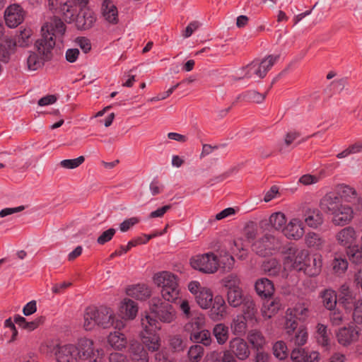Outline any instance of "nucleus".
<instances>
[{
  "label": "nucleus",
  "mask_w": 362,
  "mask_h": 362,
  "mask_svg": "<svg viewBox=\"0 0 362 362\" xmlns=\"http://www.w3.org/2000/svg\"><path fill=\"white\" fill-rule=\"evenodd\" d=\"M143 328L140 333L142 344L148 351L156 352L160 347V337L157 331L160 329L157 320L150 315H146L141 320Z\"/></svg>",
  "instance_id": "nucleus-2"
},
{
  "label": "nucleus",
  "mask_w": 362,
  "mask_h": 362,
  "mask_svg": "<svg viewBox=\"0 0 362 362\" xmlns=\"http://www.w3.org/2000/svg\"><path fill=\"white\" fill-rule=\"evenodd\" d=\"M332 222L337 226L348 224L354 217L352 207L345 204H341L335 213H332Z\"/></svg>",
  "instance_id": "nucleus-15"
},
{
  "label": "nucleus",
  "mask_w": 362,
  "mask_h": 362,
  "mask_svg": "<svg viewBox=\"0 0 362 362\" xmlns=\"http://www.w3.org/2000/svg\"><path fill=\"white\" fill-rule=\"evenodd\" d=\"M243 314L248 321H257L256 314L257 308L253 300L247 298L243 303Z\"/></svg>",
  "instance_id": "nucleus-42"
},
{
  "label": "nucleus",
  "mask_w": 362,
  "mask_h": 362,
  "mask_svg": "<svg viewBox=\"0 0 362 362\" xmlns=\"http://www.w3.org/2000/svg\"><path fill=\"white\" fill-rule=\"evenodd\" d=\"M257 294L264 298L271 297L274 291V286L272 281L267 278L258 279L255 285Z\"/></svg>",
  "instance_id": "nucleus-28"
},
{
  "label": "nucleus",
  "mask_w": 362,
  "mask_h": 362,
  "mask_svg": "<svg viewBox=\"0 0 362 362\" xmlns=\"http://www.w3.org/2000/svg\"><path fill=\"white\" fill-rule=\"evenodd\" d=\"M248 320L242 315H237L234 317L230 323L232 333L236 336H243L247 331V322Z\"/></svg>",
  "instance_id": "nucleus-32"
},
{
  "label": "nucleus",
  "mask_w": 362,
  "mask_h": 362,
  "mask_svg": "<svg viewBox=\"0 0 362 362\" xmlns=\"http://www.w3.org/2000/svg\"><path fill=\"white\" fill-rule=\"evenodd\" d=\"M101 11L106 21L114 25L118 23L117 8L112 1L110 0H103Z\"/></svg>",
  "instance_id": "nucleus-26"
},
{
  "label": "nucleus",
  "mask_w": 362,
  "mask_h": 362,
  "mask_svg": "<svg viewBox=\"0 0 362 362\" xmlns=\"http://www.w3.org/2000/svg\"><path fill=\"white\" fill-rule=\"evenodd\" d=\"M197 304L203 309L211 307L214 299L212 292L206 288H202L199 293L195 297Z\"/></svg>",
  "instance_id": "nucleus-36"
},
{
  "label": "nucleus",
  "mask_w": 362,
  "mask_h": 362,
  "mask_svg": "<svg viewBox=\"0 0 362 362\" xmlns=\"http://www.w3.org/2000/svg\"><path fill=\"white\" fill-rule=\"evenodd\" d=\"M243 96L247 100L261 103L264 100L266 94L259 93L255 90H251L245 92Z\"/></svg>",
  "instance_id": "nucleus-58"
},
{
  "label": "nucleus",
  "mask_w": 362,
  "mask_h": 362,
  "mask_svg": "<svg viewBox=\"0 0 362 362\" xmlns=\"http://www.w3.org/2000/svg\"><path fill=\"white\" fill-rule=\"evenodd\" d=\"M262 269L269 276H277L282 272V267L276 259H270L263 262Z\"/></svg>",
  "instance_id": "nucleus-35"
},
{
  "label": "nucleus",
  "mask_w": 362,
  "mask_h": 362,
  "mask_svg": "<svg viewBox=\"0 0 362 362\" xmlns=\"http://www.w3.org/2000/svg\"><path fill=\"white\" fill-rule=\"evenodd\" d=\"M351 313L354 322L357 325H362V300H359Z\"/></svg>",
  "instance_id": "nucleus-63"
},
{
  "label": "nucleus",
  "mask_w": 362,
  "mask_h": 362,
  "mask_svg": "<svg viewBox=\"0 0 362 362\" xmlns=\"http://www.w3.org/2000/svg\"><path fill=\"white\" fill-rule=\"evenodd\" d=\"M291 358L293 362H319L320 354L317 351L296 348L291 351Z\"/></svg>",
  "instance_id": "nucleus-16"
},
{
  "label": "nucleus",
  "mask_w": 362,
  "mask_h": 362,
  "mask_svg": "<svg viewBox=\"0 0 362 362\" xmlns=\"http://www.w3.org/2000/svg\"><path fill=\"white\" fill-rule=\"evenodd\" d=\"M96 312L97 325L104 329L111 327L113 323L114 312L110 308L103 306L96 308Z\"/></svg>",
  "instance_id": "nucleus-24"
},
{
  "label": "nucleus",
  "mask_w": 362,
  "mask_h": 362,
  "mask_svg": "<svg viewBox=\"0 0 362 362\" xmlns=\"http://www.w3.org/2000/svg\"><path fill=\"white\" fill-rule=\"evenodd\" d=\"M128 296L139 300H145L151 296L150 288L144 284H137L130 286L127 290Z\"/></svg>",
  "instance_id": "nucleus-29"
},
{
  "label": "nucleus",
  "mask_w": 362,
  "mask_h": 362,
  "mask_svg": "<svg viewBox=\"0 0 362 362\" xmlns=\"http://www.w3.org/2000/svg\"><path fill=\"white\" fill-rule=\"evenodd\" d=\"M341 204V199L334 192H329L325 194L320 201V208L327 214H332L337 211Z\"/></svg>",
  "instance_id": "nucleus-13"
},
{
  "label": "nucleus",
  "mask_w": 362,
  "mask_h": 362,
  "mask_svg": "<svg viewBox=\"0 0 362 362\" xmlns=\"http://www.w3.org/2000/svg\"><path fill=\"white\" fill-rule=\"evenodd\" d=\"M5 21L9 28H16L20 25L24 19L22 8L16 4L8 6L5 11Z\"/></svg>",
  "instance_id": "nucleus-12"
},
{
  "label": "nucleus",
  "mask_w": 362,
  "mask_h": 362,
  "mask_svg": "<svg viewBox=\"0 0 362 362\" xmlns=\"http://www.w3.org/2000/svg\"><path fill=\"white\" fill-rule=\"evenodd\" d=\"M150 308L151 313L160 321L165 323L173 322L175 317V311L169 303L163 302L159 298L151 300Z\"/></svg>",
  "instance_id": "nucleus-4"
},
{
  "label": "nucleus",
  "mask_w": 362,
  "mask_h": 362,
  "mask_svg": "<svg viewBox=\"0 0 362 362\" xmlns=\"http://www.w3.org/2000/svg\"><path fill=\"white\" fill-rule=\"evenodd\" d=\"M96 314L95 308L88 307L86 309L83 323V327L86 330H91L97 325Z\"/></svg>",
  "instance_id": "nucleus-46"
},
{
  "label": "nucleus",
  "mask_w": 362,
  "mask_h": 362,
  "mask_svg": "<svg viewBox=\"0 0 362 362\" xmlns=\"http://www.w3.org/2000/svg\"><path fill=\"white\" fill-rule=\"evenodd\" d=\"M221 284L227 291L242 288L240 287V279L238 274L234 273H231L224 276L221 279Z\"/></svg>",
  "instance_id": "nucleus-37"
},
{
  "label": "nucleus",
  "mask_w": 362,
  "mask_h": 362,
  "mask_svg": "<svg viewBox=\"0 0 362 362\" xmlns=\"http://www.w3.org/2000/svg\"><path fill=\"white\" fill-rule=\"evenodd\" d=\"M94 13L89 9L82 8L76 18V24L78 29L87 30L90 28L95 22Z\"/></svg>",
  "instance_id": "nucleus-20"
},
{
  "label": "nucleus",
  "mask_w": 362,
  "mask_h": 362,
  "mask_svg": "<svg viewBox=\"0 0 362 362\" xmlns=\"http://www.w3.org/2000/svg\"><path fill=\"white\" fill-rule=\"evenodd\" d=\"M32 35V31L30 29H24L21 30L16 35V40L18 46L25 47L30 44V37Z\"/></svg>",
  "instance_id": "nucleus-56"
},
{
  "label": "nucleus",
  "mask_w": 362,
  "mask_h": 362,
  "mask_svg": "<svg viewBox=\"0 0 362 362\" xmlns=\"http://www.w3.org/2000/svg\"><path fill=\"white\" fill-rule=\"evenodd\" d=\"M189 339L192 341L197 344H202L204 346H209L212 342L211 333L207 329L194 331L189 334Z\"/></svg>",
  "instance_id": "nucleus-34"
},
{
  "label": "nucleus",
  "mask_w": 362,
  "mask_h": 362,
  "mask_svg": "<svg viewBox=\"0 0 362 362\" xmlns=\"http://www.w3.org/2000/svg\"><path fill=\"white\" fill-rule=\"evenodd\" d=\"M247 340L253 348L259 350L265 344V339L261 332L257 329H252L248 332Z\"/></svg>",
  "instance_id": "nucleus-45"
},
{
  "label": "nucleus",
  "mask_w": 362,
  "mask_h": 362,
  "mask_svg": "<svg viewBox=\"0 0 362 362\" xmlns=\"http://www.w3.org/2000/svg\"><path fill=\"white\" fill-rule=\"evenodd\" d=\"M281 303L278 298L268 299L264 302L262 312L264 317L270 318L281 308Z\"/></svg>",
  "instance_id": "nucleus-40"
},
{
  "label": "nucleus",
  "mask_w": 362,
  "mask_h": 362,
  "mask_svg": "<svg viewBox=\"0 0 362 362\" xmlns=\"http://www.w3.org/2000/svg\"><path fill=\"white\" fill-rule=\"evenodd\" d=\"M243 76L240 78H264V71H262L259 59H255L240 69Z\"/></svg>",
  "instance_id": "nucleus-23"
},
{
  "label": "nucleus",
  "mask_w": 362,
  "mask_h": 362,
  "mask_svg": "<svg viewBox=\"0 0 362 362\" xmlns=\"http://www.w3.org/2000/svg\"><path fill=\"white\" fill-rule=\"evenodd\" d=\"M116 233L115 228H109L107 230L102 233V234L98 238L97 243L99 245H104L106 243L112 240Z\"/></svg>",
  "instance_id": "nucleus-61"
},
{
  "label": "nucleus",
  "mask_w": 362,
  "mask_h": 362,
  "mask_svg": "<svg viewBox=\"0 0 362 362\" xmlns=\"http://www.w3.org/2000/svg\"><path fill=\"white\" fill-rule=\"evenodd\" d=\"M170 346L175 351H182L185 344L179 336H174L170 339Z\"/></svg>",
  "instance_id": "nucleus-64"
},
{
  "label": "nucleus",
  "mask_w": 362,
  "mask_h": 362,
  "mask_svg": "<svg viewBox=\"0 0 362 362\" xmlns=\"http://www.w3.org/2000/svg\"><path fill=\"white\" fill-rule=\"evenodd\" d=\"M279 54H270L265 57L264 59L259 60L261 69L262 71H264V76H266L267 71L279 60Z\"/></svg>",
  "instance_id": "nucleus-54"
},
{
  "label": "nucleus",
  "mask_w": 362,
  "mask_h": 362,
  "mask_svg": "<svg viewBox=\"0 0 362 362\" xmlns=\"http://www.w3.org/2000/svg\"><path fill=\"white\" fill-rule=\"evenodd\" d=\"M359 294L351 289L347 285H342L339 291L338 303L346 313H351L353 309L361 300Z\"/></svg>",
  "instance_id": "nucleus-6"
},
{
  "label": "nucleus",
  "mask_w": 362,
  "mask_h": 362,
  "mask_svg": "<svg viewBox=\"0 0 362 362\" xmlns=\"http://www.w3.org/2000/svg\"><path fill=\"white\" fill-rule=\"evenodd\" d=\"M333 269L337 273H343L348 267V262L345 258L336 257L332 263Z\"/></svg>",
  "instance_id": "nucleus-59"
},
{
  "label": "nucleus",
  "mask_w": 362,
  "mask_h": 362,
  "mask_svg": "<svg viewBox=\"0 0 362 362\" xmlns=\"http://www.w3.org/2000/svg\"><path fill=\"white\" fill-rule=\"evenodd\" d=\"M213 334L220 345L226 343L229 337L228 327L223 323L216 325L213 328Z\"/></svg>",
  "instance_id": "nucleus-38"
},
{
  "label": "nucleus",
  "mask_w": 362,
  "mask_h": 362,
  "mask_svg": "<svg viewBox=\"0 0 362 362\" xmlns=\"http://www.w3.org/2000/svg\"><path fill=\"white\" fill-rule=\"evenodd\" d=\"M322 267V260L320 256L314 257L312 264L308 262L303 272L308 276H315L320 274Z\"/></svg>",
  "instance_id": "nucleus-47"
},
{
  "label": "nucleus",
  "mask_w": 362,
  "mask_h": 362,
  "mask_svg": "<svg viewBox=\"0 0 362 362\" xmlns=\"http://www.w3.org/2000/svg\"><path fill=\"white\" fill-rule=\"evenodd\" d=\"M227 300L228 304L233 308H237L247 299L243 294V289H236L227 291Z\"/></svg>",
  "instance_id": "nucleus-44"
},
{
  "label": "nucleus",
  "mask_w": 362,
  "mask_h": 362,
  "mask_svg": "<svg viewBox=\"0 0 362 362\" xmlns=\"http://www.w3.org/2000/svg\"><path fill=\"white\" fill-rule=\"evenodd\" d=\"M190 264L194 269L206 274L216 272L219 267L218 257L213 252L196 255L191 259Z\"/></svg>",
  "instance_id": "nucleus-3"
},
{
  "label": "nucleus",
  "mask_w": 362,
  "mask_h": 362,
  "mask_svg": "<svg viewBox=\"0 0 362 362\" xmlns=\"http://www.w3.org/2000/svg\"><path fill=\"white\" fill-rule=\"evenodd\" d=\"M121 312L124 318L132 320L136 316L138 312L137 304L132 300H124L121 307Z\"/></svg>",
  "instance_id": "nucleus-43"
},
{
  "label": "nucleus",
  "mask_w": 362,
  "mask_h": 362,
  "mask_svg": "<svg viewBox=\"0 0 362 362\" xmlns=\"http://www.w3.org/2000/svg\"><path fill=\"white\" fill-rule=\"evenodd\" d=\"M337 190L340 199L351 203L356 210H360L362 208V199L355 189L341 184L337 185Z\"/></svg>",
  "instance_id": "nucleus-10"
},
{
  "label": "nucleus",
  "mask_w": 362,
  "mask_h": 362,
  "mask_svg": "<svg viewBox=\"0 0 362 362\" xmlns=\"http://www.w3.org/2000/svg\"><path fill=\"white\" fill-rule=\"evenodd\" d=\"M205 325V317L202 314H198L192 317L191 320L187 322L185 326L186 332L192 334L194 331H199L204 329L203 327Z\"/></svg>",
  "instance_id": "nucleus-39"
},
{
  "label": "nucleus",
  "mask_w": 362,
  "mask_h": 362,
  "mask_svg": "<svg viewBox=\"0 0 362 362\" xmlns=\"http://www.w3.org/2000/svg\"><path fill=\"white\" fill-rule=\"evenodd\" d=\"M300 136L299 133L296 132H288L284 138L283 143L279 144V151L281 153H284L290 151V145Z\"/></svg>",
  "instance_id": "nucleus-52"
},
{
  "label": "nucleus",
  "mask_w": 362,
  "mask_h": 362,
  "mask_svg": "<svg viewBox=\"0 0 362 362\" xmlns=\"http://www.w3.org/2000/svg\"><path fill=\"white\" fill-rule=\"evenodd\" d=\"M269 223L271 226L276 230H282L285 227L286 222L284 214L281 212L273 213L269 217Z\"/></svg>",
  "instance_id": "nucleus-51"
},
{
  "label": "nucleus",
  "mask_w": 362,
  "mask_h": 362,
  "mask_svg": "<svg viewBox=\"0 0 362 362\" xmlns=\"http://www.w3.org/2000/svg\"><path fill=\"white\" fill-rule=\"evenodd\" d=\"M280 247L278 238L271 234H266L257 240L252 245V250L258 255L265 257L270 255Z\"/></svg>",
  "instance_id": "nucleus-5"
},
{
  "label": "nucleus",
  "mask_w": 362,
  "mask_h": 362,
  "mask_svg": "<svg viewBox=\"0 0 362 362\" xmlns=\"http://www.w3.org/2000/svg\"><path fill=\"white\" fill-rule=\"evenodd\" d=\"M346 255L349 260L356 264H362V250L359 249L358 246L354 245L348 247L346 249Z\"/></svg>",
  "instance_id": "nucleus-53"
},
{
  "label": "nucleus",
  "mask_w": 362,
  "mask_h": 362,
  "mask_svg": "<svg viewBox=\"0 0 362 362\" xmlns=\"http://www.w3.org/2000/svg\"><path fill=\"white\" fill-rule=\"evenodd\" d=\"M228 351L240 361L246 360L250 355L247 343L240 337L233 338L229 341V350Z\"/></svg>",
  "instance_id": "nucleus-11"
},
{
  "label": "nucleus",
  "mask_w": 362,
  "mask_h": 362,
  "mask_svg": "<svg viewBox=\"0 0 362 362\" xmlns=\"http://www.w3.org/2000/svg\"><path fill=\"white\" fill-rule=\"evenodd\" d=\"M153 281L155 284L162 288L175 286L178 284L176 276L169 272L156 274L153 276Z\"/></svg>",
  "instance_id": "nucleus-27"
},
{
  "label": "nucleus",
  "mask_w": 362,
  "mask_h": 362,
  "mask_svg": "<svg viewBox=\"0 0 362 362\" xmlns=\"http://www.w3.org/2000/svg\"><path fill=\"white\" fill-rule=\"evenodd\" d=\"M66 30L64 22L57 17H54L45 23L41 28V37L35 43L40 57L35 52H30L27 58V66L30 71H36L46 61L52 58V50L56 44V39L62 37Z\"/></svg>",
  "instance_id": "nucleus-1"
},
{
  "label": "nucleus",
  "mask_w": 362,
  "mask_h": 362,
  "mask_svg": "<svg viewBox=\"0 0 362 362\" xmlns=\"http://www.w3.org/2000/svg\"><path fill=\"white\" fill-rule=\"evenodd\" d=\"M288 256L287 261L292 262V267L298 271H304L308 262H310V257L307 250L296 249L291 247L288 249Z\"/></svg>",
  "instance_id": "nucleus-7"
},
{
  "label": "nucleus",
  "mask_w": 362,
  "mask_h": 362,
  "mask_svg": "<svg viewBox=\"0 0 362 362\" xmlns=\"http://www.w3.org/2000/svg\"><path fill=\"white\" fill-rule=\"evenodd\" d=\"M305 243L309 247L320 249L324 244L320 235L315 232H309L305 237Z\"/></svg>",
  "instance_id": "nucleus-50"
},
{
  "label": "nucleus",
  "mask_w": 362,
  "mask_h": 362,
  "mask_svg": "<svg viewBox=\"0 0 362 362\" xmlns=\"http://www.w3.org/2000/svg\"><path fill=\"white\" fill-rule=\"evenodd\" d=\"M284 235L292 240H299L304 234V228L300 219L294 218L290 220L283 228Z\"/></svg>",
  "instance_id": "nucleus-14"
},
{
  "label": "nucleus",
  "mask_w": 362,
  "mask_h": 362,
  "mask_svg": "<svg viewBox=\"0 0 362 362\" xmlns=\"http://www.w3.org/2000/svg\"><path fill=\"white\" fill-rule=\"evenodd\" d=\"M85 160V158L81 156L74 159H65L60 162L61 167L66 169H75L81 165Z\"/></svg>",
  "instance_id": "nucleus-57"
},
{
  "label": "nucleus",
  "mask_w": 362,
  "mask_h": 362,
  "mask_svg": "<svg viewBox=\"0 0 362 362\" xmlns=\"http://www.w3.org/2000/svg\"><path fill=\"white\" fill-rule=\"evenodd\" d=\"M286 331V339L291 344L298 346L304 345L308 339V332L303 326H295L292 331L289 328H285Z\"/></svg>",
  "instance_id": "nucleus-17"
},
{
  "label": "nucleus",
  "mask_w": 362,
  "mask_h": 362,
  "mask_svg": "<svg viewBox=\"0 0 362 362\" xmlns=\"http://www.w3.org/2000/svg\"><path fill=\"white\" fill-rule=\"evenodd\" d=\"M76 347V356L80 359L88 360L93 362L95 358H98L100 355L99 349H95L93 347V341L91 339L83 338L81 339Z\"/></svg>",
  "instance_id": "nucleus-8"
},
{
  "label": "nucleus",
  "mask_w": 362,
  "mask_h": 362,
  "mask_svg": "<svg viewBox=\"0 0 362 362\" xmlns=\"http://www.w3.org/2000/svg\"><path fill=\"white\" fill-rule=\"evenodd\" d=\"M308 310L302 304L296 305L293 308H289L286 311L285 328H289L291 331L295 326L298 325V320H304L308 316Z\"/></svg>",
  "instance_id": "nucleus-9"
},
{
  "label": "nucleus",
  "mask_w": 362,
  "mask_h": 362,
  "mask_svg": "<svg viewBox=\"0 0 362 362\" xmlns=\"http://www.w3.org/2000/svg\"><path fill=\"white\" fill-rule=\"evenodd\" d=\"M358 337V330L352 326L342 327L337 333V341L343 346L351 344L357 340Z\"/></svg>",
  "instance_id": "nucleus-22"
},
{
  "label": "nucleus",
  "mask_w": 362,
  "mask_h": 362,
  "mask_svg": "<svg viewBox=\"0 0 362 362\" xmlns=\"http://www.w3.org/2000/svg\"><path fill=\"white\" fill-rule=\"evenodd\" d=\"M107 342L113 349L122 350L127 344V339L123 333L115 331L109 334Z\"/></svg>",
  "instance_id": "nucleus-33"
},
{
  "label": "nucleus",
  "mask_w": 362,
  "mask_h": 362,
  "mask_svg": "<svg viewBox=\"0 0 362 362\" xmlns=\"http://www.w3.org/2000/svg\"><path fill=\"white\" fill-rule=\"evenodd\" d=\"M226 309L227 306L224 298L221 296L217 295L212 300L209 316L213 320H221L226 315Z\"/></svg>",
  "instance_id": "nucleus-19"
},
{
  "label": "nucleus",
  "mask_w": 362,
  "mask_h": 362,
  "mask_svg": "<svg viewBox=\"0 0 362 362\" xmlns=\"http://www.w3.org/2000/svg\"><path fill=\"white\" fill-rule=\"evenodd\" d=\"M139 222V219L137 217H132L125 219L119 224V230L122 232L128 231L132 227L135 226Z\"/></svg>",
  "instance_id": "nucleus-62"
},
{
  "label": "nucleus",
  "mask_w": 362,
  "mask_h": 362,
  "mask_svg": "<svg viewBox=\"0 0 362 362\" xmlns=\"http://www.w3.org/2000/svg\"><path fill=\"white\" fill-rule=\"evenodd\" d=\"M304 221L306 225L310 228H317L324 221L322 212L317 209H308L304 212Z\"/></svg>",
  "instance_id": "nucleus-25"
},
{
  "label": "nucleus",
  "mask_w": 362,
  "mask_h": 362,
  "mask_svg": "<svg viewBox=\"0 0 362 362\" xmlns=\"http://www.w3.org/2000/svg\"><path fill=\"white\" fill-rule=\"evenodd\" d=\"M329 320L332 325L338 326L342 324L344 321V315L341 310L339 309H334L332 310H329Z\"/></svg>",
  "instance_id": "nucleus-60"
},
{
  "label": "nucleus",
  "mask_w": 362,
  "mask_h": 362,
  "mask_svg": "<svg viewBox=\"0 0 362 362\" xmlns=\"http://www.w3.org/2000/svg\"><path fill=\"white\" fill-rule=\"evenodd\" d=\"M76 347L72 344L59 346L55 356L57 362H74L76 360Z\"/></svg>",
  "instance_id": "nucleus-18"
},
{
  "label": "nucleus",
  "mask_w": 362,
  "mask_h": 362,
  "mask_svg": "<svg viewBox=\"0 0 362 362\" xmlns=\"http://www.w3.org/2000/svg\"><path fill=\"white\" fill-rule=\"evenodd\" d=\"M316 339L319 345L327 349H329L330 346V338L327 326L322 324H318L317 325Z\"/></svg>",
  "instance_id": "nucleus-41"
},
{
  "label": "nucleus",
  "mask_w": 362,
  "mask_h": 362,
  "mask_svg": "<svg viewBox=\"0 0 362 362\" xmlns=\"http://www.w3.org/2000/svg\"><path fill=\"white\" fill-rule=\"evenodd\" d=\"M204 354V349L199 344L192 345L187 352V357L190 362H199Z\"/></svg>",
  "instance_id": "nucleus-49"
},
{
  "label": "nucleus",
  "mask_w": 362,
  "mask_h": 362,
  "mask_svg": "<svg viewBox=\"0 0 362 362\" xmlns=\"http://www.w3.org/2000/svg\"><path fill=\"white\" fill-rule=\"evenodd\" d=\"M274 355L280 360L286 358L288 356V348L286 344L279 341L274 344L273 346Z\"/></svg>",
  "instance_id": "nucleus-55"
},
{
  "label": "nucleus",
  "mask_w": 362,
  "mask_h": 362,
  "mask_svg": "<svg viewBox=\"0 0 362 362\" xmlns=\"http://www.w3.org/2000/svg\"><path fill=\"white\" fill-rule=\"evenodd\" d=\"M129 354L131 358L136 362H148L149 357L144 345L137 341H132L129 344Z\"/></svg>",
  "instance_id": "nucleus-21"
},
{
  "label": "nucleus",
  "mask_w": 362,
  "mask_h": 362,
  "mask_svg": "<svg viewBox=\"0 0 362 362\" xmlns=\"http://www.w3.org/2000/svg\"><path fill=\"white\" fill-rule=\"evenodd\" d=\"M356 232L352 227H346L341 229L336 235L339 243L345 247H351L356 240Z\"/></svg>",
  "instance_id": "nucleus-30"
},
{
  "label": "nucleus",
  "mask_w": 362,
  "mask_h": 362,
  "mask_svg": "<svg viewBox=\"0 0 362 362\" xmlns=\"http://www.w3.org/2000/svg\"><path fill=\"white\" fill-rule=\"evenodd\" d=\"M320 298L323 306L329 310H332L336 308L338 302V296L335 291L327 288L325 289L320 293Z\"/></svg>",
  "instance_id": "nucleus-31"
},
{
  "label": "nucleus",
  "mask_w": 362,
  "mask_h": 362,
  "mask_svg": "<svg viewBox=\"0 0 362 362\" xmlns=\"http://www.w3.org/2000/svg\"><path fill=\"white\" fill-rule=\"evenodd\" d=\"M162 297L164 300L169 302H174L179 298L180 296V287L179 285L172 286L170 288H161L160 291Z\"/></svg>",
  "instance_id": "nucleus-48"
}]
</instances>
